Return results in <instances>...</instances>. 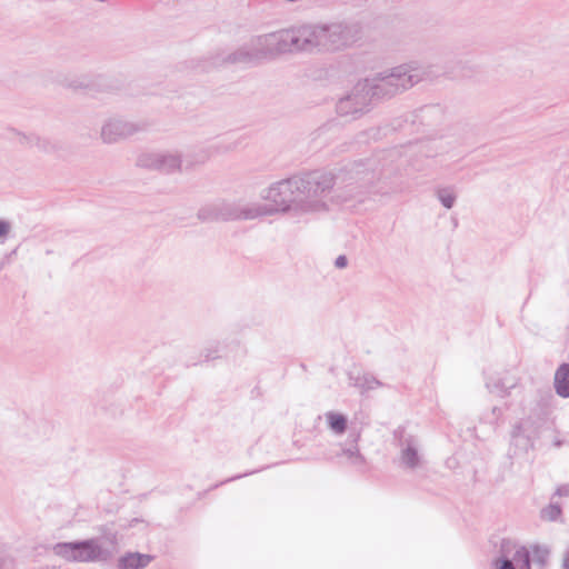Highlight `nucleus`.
<instances>
[{"label": "nucleus", "mask_w": 569, "mask_h": 569, "mask_svg": "<svg viewBox=\"0 0 569 569\" xmlns=\"http://www.w3.org/2000/svg\"><path fill=\"white\" fill-rule=\"evenodd\" d=\"M380 173L371 162H352L336 173L315 170L299 176L301 179L300 208L303 213L327 211L330 203L345 202L355 198L360 189L372 186Z\"/></svg>", "instance_id": "obj_1"}, {"label": "nucleus", "mask_w": 569, "mask_h": 569, "mask_svg": "<svg viewBox=\"0 0 569 569\" xmlns=\"http://www.w3.org/2000/svg\"><path fill=\"white\" fill-rule=\"evenodd\" d=\"M299 51L296 29L280 30L251 38L222 59L227 63H251Z\"/></svg>", "instance_id": "obj_2"}, {"label": "nucleus", "mask_w": 569, "mask_h": 569, "mask_svg": "<svg viewBox=\"0 0 569 569\" xmlns=\"http://www.w3.org/2000/svg\"><path fill=\"white\" fill-rule=\"evenodd\" d=\"M359 31V26L352 22L306 24L296 29L299 51H310L316 48L338 50L355 42Z\"/></svg>", "instance_id": "obj_3"}, {"label": "nucleus", "mask_w": 569, "mask_h": 569, "mask_svg": "<svg viewBox=\"0 0 569 569\" xmlns=\"http://www.w3.org/2000/svg\"><path fill=\"white\" fill-rule=\"evenodd\" d=\"M212 152L209 149L194 150L189 154L190 159H183L179 150H158L139 154L137 164L141 168L161 171L163 173H174L183 168L189 169L196 164L207 162Z\"/></svg>", "instance_id": "obj_4"}, {"label": "nucleus", "mask_w": 569, "mask_h": 569, "mask_svg": "<svg viewBox=\"0 0 569 569\" xmlns=\"http://www.w3.org/2000/svg\"><path fill=\"white\" fill-rule=\"evenodd\" d=\"M426 70L417 62L398 66L389 71L378 73L368 79L371 86L372 97H386L409 89L426 76Z\"/></svg>", "instance_id": "obj_5"}, {"label": "nucleus", "mask_w": 569, "mask_h": 569, "mask_svg": "<svg viewBox=\"0 0 569 569\" xmlns=\"http://www.w3.org/2000/svg\"><path fill=\"white\" fill-rule=\"evenodd\" d=\"M301 179L293 176L271 183L260 192L262 200L267 201L271 214L295 213L303 214L300 208L301 201Z\"/></svg>", "instance_id": "obj_6"}, {"label": "nucleus", "mask_w": 569, "mask_h": 569, "mask_svg": "<svg viewBox=\"0 0 569 569\" xmlns=\"http://www.w3.org/2000/svg\"><path fill=\"white\" fill-rule=\"evenodd\" d=\"M51 551L54 556L67 562H104L112 557V552L103 548L100 539L98 538L71 542H58L51 547Z\"/></svg>", "instance_id": "obj_7"}, {"label": "nucleus", "mask_w": 569, "mask_h": 569, "mask_svg": "<svg viewBox=\"0 0 569 569\" xmlns=\"http://www.w3.org/2000/svg\"><path fill=\"white\" fill-rule=\"evenodd\" d=\"M144 123L120 116L106 119L100 129V139L106 144H114L142 131Z\"/></svg>", "instance_id": "obj_8"}, {"label": "nucleus", "mask_w": 569, "mask_h": 569, "mask_svg": "<svg viewBox=\"0 0 569 569\" xmlns=\"http://www.w3.org/2000/svg\"><path fill=\"white\" fill-rule=\"evenodd\" d=\"M372 98L369 80L359 81L348 96L338 101L337 112L342 117L357 118L368 110Z\"/></svg>", "instance_id": "obj_9"}, {"label": "nucleus", "mask_w": 569, "mask_h": 569, "mask_svg": "<svg viewBox=\"0 0 569 569\" xmlns=\"http://www.w3.org/2000/svg\"><path fill=\"white\" fill-rule=\"evenodd\" d=\"M398 438V463L407 470H416L425 465L422 445L418 437L407 433L405 430L396 432Z\"/></svg>", "instance_id": "obj_10"}, {"label": "nucleus", "mask_w": 569, "mask_h": 569, "mask_svg": "<svg viewBox=\"0 0 569 569\" xmlns=\"http://www.w3.org/2000/svg\"><path fill=\"white\" fill-rule=\"evenodd\" d=\"M201 221H230L239 220L238 201L219 200L202 206L198 211Z\"/></svg>", "instance_id": "obj_11"}, {"label": "nucleus", "mask_w": 569, "mask_h": 569, "mask_svg": "<svg viewBox=\"0 0 569 569\" xmlns=\"http://www.w3.org/2000/svg\"><path fill=\"white\" fill-rule=\"evenodd\" d=\"M13 134V139L21 146L27 148H34L39 152L46 153V154H56L60 151L61 144L58 140L40 136L36 132H20L17 130L11 131Z\"/></svg>", "instance_id": "obj_12"}, {"label": "nucleus", "mask_w": 569, "mask_h": 569, "mask_svg": "<svg viewBox=\"0 0 569 569\" xmlns=\"http://www.w3.org/2000/svg\"><path fill=\"white\" fill-rule=\"evenodd\" d=\"M518 385V378L508 372H497L486 377L485 386L489 393L507 398Z\"/></svg>", "instance_id": "obj_13"}, {"label": "nucleus", "mask_w": 569, "mask_h": 569, "mask_svg": "<svg viewBox=\"0 0 569 569\" xmlns=\"http://www.w3.org/2000/svg\"><path fill=\"white\" fill-rule=\"evenodd\" d=\"M495 569H531L530 553L526 547L513 545V553L509 558L503 555L496 560Z\"/></svg>", "instance_id": "obj_14"}, {"label": "nucleus", "mask_w": 569, "mask_h": 569, "mask_svg": "<svg viewBox=\"0 0 569 569\" xmlns=\"http://www.w3.org/2000/svg\"><path fill=\"white\" fill-rule=\"evenodd\" d=\"M359 439L360 435L358 432L350 433L348 440L341 445V451L338 456L345 458L346 461L351 466L362 468L366 460L359 450Z\"/></svg>", "instance_id": "obj_15"}, {"label": "nucleus", "mask_w": 569, "mask_h": 569, "mask_svg": "<svg viewBox=\"0 0 569 569\" xmlns=\"http://www.w3.org/2000/svg\"><path fill=\"white\" fill-rule=\"evenodd\" d=\"M239 220H253L261 217L272 216L267 203L238 201Z\"/></svg>", "instance_id": "obj_16"}, {"label": "nucleus", "mask_w": 569, "mask_h": 569, "mask_svg": "<svg viewBox=\"0 0 569 569\" xmlns=\"http://www.w3.org/2000/svg\"><path fill=\"white\" fill-rule=\"evenodd\" d=\"M152 556L140 553V552H128L119 558L118 567L119 569H143L151 561Z\"/></svg>", "instance_id": "obj_17"}, {"label": "nucleus", "mask_w": 569, "mask_h": 569, "mask_svg": "<svg viewBox=\"0 0 569 569\" xmlns=\"http://www.w3.org/2000/svg\"><path fill=\"white\" fill-rule=\"evenodd\" d=\"M553 388L561 398H569V363H561L553 377Z\"/></svg>", "instance_id": "obj_18"}, {"label": "nucleus", "mask_w": 569, "mask_h": 569, "mask_svg": "<svg viewBox=\"0 0 569 569\" xmlns=\"http://www.w3.org/2000/svg\"><path fill=\"white\" fill-rule=\"evenodd\" d=\"M349 381L360 393H366L382 387V383L371 373L350 375Z\"/></svg>", "instance_id": "obj_19"}, {"label": "nucleus", "mask_w": 569, "mask_h": 569, "mask_svg": "<svg viewBox=\"0 0 569 569\" xmlns=\"http://www.w3.org/2000/svg\"><path fill=\"white\" fill-rule=\"evenodd\" d=\"M325 418L329 430L333 435L341 436L346 432L348 419L345 415L337 411H327Z\"/></svg>", "instance_id": "obj_20"}, {"label": "nucleus", "mask_w": 569, "mask_h": 569, "mask_svg": "<svg viewBox=\"0 0 569 569\" xmlns=\"http://www.w3.org/2000/svg\"><path fill=\"white\" fill-rule=\"evenodd\" d=\"M435 196L443 208L450 210L455 207L458 194L453 186H442L435 190Z\"/></svg>", "instance_id": "obj_21"}, {"label": "nucleus", "mask_w": 569, "mask_h": 569, "mask_svg": "<svg viewBox=\"0 0 569 569\" xmlns=\"http://www.w3.org/2000/svg\"><path fill=\"white\" fill-rule=\"evenodd\" d=\"M561 516V508L557 503H550L541 510V518L549 521H555Z\"/></svg>", "instance_id": "obj_22"}, {"label": "nucleus", "mask_w": 569, "mask_h": 569, "mask_svg": "<svg viewBox=\"0 0 569 569\" xmlns=\"http://www.w3.org/2000/svg\"><path fill=\"white\" fill-rule=\"evenodd\" d=\"M420 117L422 120H430L431 118L440 119L442 110L439 106H426L420 109Z\"/></svg>", "instance_id": "obj_23"}, {"label": "nucleus", "mask_w": 569, "mask_h": 569, "mask_svg": "<svg viewBox=\"0 0 569 569\" xmlns=\"http://www.w3.org/2000/svg\"><path fill=\"white\" fill-rule=\"evenodd\" d=\"M206 361L213 360L219 357V346L216 345L213 348H207L202 353Z\"/></svg>", "instance_id": "obj_24"}, {"label": "nucleus", "mask_w": 569, "mask_h": 569, "mask_svg": "<svg viewBox=\"0 0 569 569\" xmlns=\"http://www.w3.org/2000/svg\"><path fill=\"white\" fill-rule=\"evenodd\" d=\"M11 230L10 222L6 220H0V239H4Z\"/></svg>", "instance_id": "obj_25"}, {"label": "nucleus", "mask_w": 569, "mask_h": 569, "mask_svg": "<svg viewBox=\"0 0 569 569\" xmlns=\"http://www.w3.org/2000/svg\"><path fill=\"white\" fill-rule=\"evenodd\" d=\"M335 266H336V268H338V269H343V268H346V267L348 266V259H347V257H346V256H343V254L338 256V257L336 258V260H335Z\"/></svg>", "instance_id": "obj_26"}, {"label": "nucleus", "mask_w": 569, "mask_h": 569, "mask_svg": "<svg viewBox=\"0 0 569 569\" xmlns=\"http://www.w3.org/2000/svg\"><path fill=\"white\" fill-rule=\"evenodd\" d=\"M535 553H536V558H537V561L541 565H543L546 562V559H547V556H548V552L545 551V550H541L539 548H536L535 549Z\"/></svg>", "instance_id": "obj_27"}, {"label": "nucleus", "mask_w": 569, "mask_h": 569, "mask_svg": "<svg viewBox=\"0 0 569 569\" xmlns=\"http://www.w3.org/2000/svg\"><path fill=\"white\" fill-rule=\"evenodd\" d=\"M556 495L559 497H569V483L559 487L556 491Z\"/></svg>", "instance_id": "obj_28"}, {"label": "nucleus", "mask_w": 569, "mask_h": 569, "mask_svg": "<svg viewBox=\"0 0 569 569\" xmlns=\"http://www.w3.org/2000/svg\"><path fill=\"white\" fill-rule=\"evenodd\" d=\"M12 561L9 559L1 558L0 559V569H11Z\"/></svg>", "instance_id": "obj_29"}, {"label": "nucleus", "mask_w": 569, "mask_h": 569, "mask_svg": "<svg viewBox=\"0 0 569 569\" xmlns=\"http://www.w3.org/2000/svg\"><path fill=\"white\" fill-rule=\"evenodd\" d=\"M521 435H522V425L520 423L513 428L512 438L516 439V438L520 437Z\"/></svg>", "instance_id": "obj_30"}, {"label": "nucleus", "mask_w": 569, "mask_h": 569, "mask_svg": "<svg viewBox=\"0 0 569 569\" xmlns=\"http://www.w3.org/2000/svg\"><path fill=\"white\" fill-rule=\"evenodd\" d=\"M491 413L495 419L498 420L502 416V409L500 407H493Z\"/></svg>", "instance_id": "obj_31"}, {"label": "nucleus", "mask_w": 569, "mask_h": 569, "mask_svg": "<svg viewBox=\"0 0 569 569\" xmlns=\"http://www.w3.org/2000/svg\"><path fill=\"white\" fill-rule=\"evenodd\" d=\"M562 567L563 569H569V553L565 557Z\"/></svg>", "instance_id": "obj_32"}, {"label": "nucleus", "mask_w": 569, "mask_h": 569, "mask_svg": "<svg viewBox=\"0 0 569 569\" xmlns=\"http://www.w3.org/2000/svg\"><path fill=\"white\" fill-rule=\"evenodd\" d=\"M510 545H511L510 542L503 543L502 545V551L507 552V547L510 546Z\"/></svg>", "instance_id": "obj_33"}, {"label": "nucleus", "mask_w": 569, "mask_h": 569, "mask_svg": "<svg viewBox=\"0 0 569 569\" xmlns=\"http://www.w3.org/2000/svg\"><path fill=\"white\" fill-rule=\"evenodd\" d=\"M32 569H52V568H50L49 566H39V567H34Z\"/></svg>", "instance_id": "obj_34"}]
</instances>
